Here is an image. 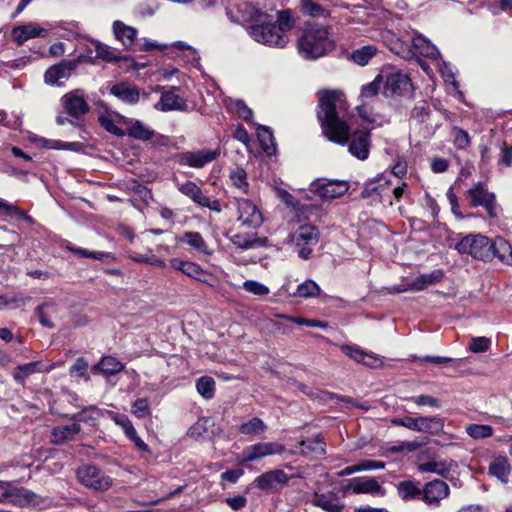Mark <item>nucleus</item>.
I'll use <instances>...</instances> for the list:
<instances>
[{
	"mask_svg": "<svg viewBox=\"0 0 512 512\" xmlns=\"http://www.w3.org/2000/svg\"><path fill=\"white\" fill-rule=\"evenodd\" d=\"M132 412L138 418H143L149 414V404L146 398H139L132 404Z\"/></svg>",
	"mask_w": 512,
	"mask_h": 512,
	"instance_id": "56",
	"label": "nucleus"
},
{
	"mask_svg": "<svg viewBox=\"0 0 512 512\" xmlns=\"http://www.w3.org/2000/svg\"><path fill=\"white\" fill-rule=\"evenodd\" d=\"M380 76H384L383 85L385 94L402 95L411 88L408 75L394 68L384 69L380 73Z\"/></svg>",
	"mask_w": 512,
	"mask_h": 512,
	"instance_id": "8",
	"label": "nucleus"
},
{
	"mask_svg": "<svg viewBox=\"0 0 512 512\" xmlns=\"http://www.w3.org/2000/svg\"><path fill=\"white\" fill-rule=\"evenodd\" d=\"M412 45L415 52L431 59H436L439 56V51L431 41L422 35H416L412 39Z\"/></svg>",
	"mask_w": 512,
	"mask_h": 512,
	"instance_id": "30",
	"label": "nucleus"
},
{
	"mask_svg": "<svg viewBox=\"0 0 512 512\" xmlns=\"http://www.w3.org/2000/svg\"><path fill=\"white\" fill-rule=\"evenodd\" d=\"M75 67L76 63L73 61H65L54 65L46 70L44 75L45 82L54 85L62 79H68Z\"/></svg>",
	"mask_w": 512,
	"mask_h": 512,
	"instance_id": "20",
	"label": "nucleus"
},
{
	"mask_svg": "<svg viewBox=\"0 0 512 512\" xmlns=\"http://www.w3.org/2000/svg\"><path fill=\"white\" fill-rule=\"evenodd\" d=\"M348 489H351L355 494H380L384 493V490L379 483L373 478L357 477L350 481Z\"/></svg>",
	"mask_w": 512,
	"mask_h": 512,
	"instance_id": "21",
	"label": "nucleus"
},
{
	"mask_svg": "<svg viewBox=\"0 0 512 512\" xmlns=\"http://www.w3.org/2000/svg\"><path fill=\"white\" fill-rule=\"evenodd\" d=\"M407 400L412 401L417 406L427 405L432 408H439L441 406V402L439 399L424 394L407 398Z\"/></svg>",
	"mask_w": 512,
	"mask_h": 512,
	"instance_id": "52",
	"label": "nucleus"
},
{
	"mask_svg": "<svg viewBox=\"0 0 512 512\" xmlns=\"http://www.w3.org/2000/svg\"><path fill=\"white\" fill-rule=\"evenodd\" d=\"M229 177L234 187L242 193H248L249 184L247 181V173L243 168H235L230 172Z\"/></svg>",
	"mask_w": 512,
	"mask_h": 512,
	"instance_id": "38",
	"label": "nucleus"
},
{
	"mask_svg": "<svg viewBox=\"0 0 512 512\" xmlns=\"http://www.w3.org/2000/svg\"><path fill=\"white\" fill-rule=\"evenodd\" d=\"M99 122L101 126L108 131L109 133L116 135V136H123L125 133L124 131L115 125L113 120L109 118L108 116H100Z\"/></svg>",
	"mask_w": 512,
	"mask_h": 512,
	"instance_id": "57",
	"label": "nucleus"
},
{
	"mask_svg": "<svg viewBox=\"0 0 512 512\" xmlns=\"http://www.w3.org/2000/svg\"><path fill=\"white\" fill-rule=\"evenodd\" d=\"M126 133L128 136L141 141H148L155 134L154 130L145 126L139 120L131 122Z\"/></svg>",
	"mask_w": 512,
	"mask_h": 512,
	"instance_id": "32",
	"label": "nucleus"
},
{
	"mask_svg": "<svg viewBox=\"0 0 512 512\" xmlns=\"http://www.w3.org/2000/svg\"><path fill=\"white\" fill-rule=\"evenodd\" d=\"M362 197L365 199L372 198L373 201H380L379 186L374 183L368 184L362 191Z\"/></svg>",
	"mask_w": 512,
	"mask_h": 512,
	"instance_id": "64",
	"label": "nucleus"
},
{
	"mask_svg": "<svg viewBox=\"0 0 512 512\" xmlns=\"http://www.w3.org/2000/svg\"><path fill=\"white\" fill-rule=\"evenodd\" d=\"M451 135L453 137L454 144L459 149H465L469 146L470 138H469L468 133L465 130L458 128V127H454L451 131Z\"/></svg>",
	"mask_w": 512,
	"mask_h": 512,
	"instance_id": "49",
	"label": "nucleus"
},
{
	"mask_svg": "<svg viewBox=\"0 0 512 512\" xmlns=\"http://www.w3.org/2000/svg\"><path fill=\"white\" fill-rule=\"evenodd\" d=\"M321 292L320 287L313 280H306L298 285L292 296L298 298H313L317 297Z\"/></svg>",
	"mask_w": 512,
	"mask_h": 512,
	"instance_id": "35",
	"label": "nucleus"
},
{
	"mask_svg": "<svg viewBox=\"0 0 512 512\" xmlns=\"http://www.w3.org/2000/svg\"><path fill=\"white\" fill-rule=\"evenodd\" d=\"M383 77L384 76H380V74H379L375 77V79L372 82L362 86L361 92H360V98L363 101V105H360L357 107L359 115L361 117L366 118V116L364 114V110H365L364 103L367 100L375 97L379 93L380 88L383 85Z\"/></svg>",
	"mask_w": 512,
	"mask_h": 512,
	"instance_id": "27",
	"label": "nucleus"
},
{
	"mask_svg": "<svg viewBox=\"0 0 512 512\" xmlns=\"http://www.w3.org/2000/svg\"><path fill=\"white\" fill-rule=\"evenodd\" d=\"M467 434L474 439H482L492 436L493 430L489 425L472 424L466 428Z\"/></svg>",
	"mask_w": 512,
	"mask_h": 512,
	"instance_id": "47",
	"label": "nucleus"
},
{
	"mask_svg": "<svg viewBox=\"0 0 512 512\" xmlns=\"http://www.w3.org/2000/svg\"><path fill=\"white\" fill-rule=\"evenodd\" d=\"M492 243L491 260L497 257L502 263L512 266V247L501 237L496 238Z\"/></svg>",
	"mask_w": 512,
	"mask_h": 512,
	"instance_id": "28",
	"label": "nucleus"
},
{
	"mask_svg": "<svg viewBox=\"0 0 512 512\" xmlns=\"http://www.w3.org/2000/svg\"><path fill=\"white\" fill-rule=\"evenodd\" d=\"M234 108L240 118L246 122H251L253 112L242 100L235 101Z\"/></svg>",
	"mask_w": 512,
	"mask_h": 512,
	"instance_id": "58",
	"label": "nucleus"
},
{
	"mask_svg": "<svg viewBox=\"0 0 512 512\" xmlns=\"http://www.w3.org/2000/svg\"><path fill=\"white\" fill-rule=\"evenodd\" d=\"M490 345V340L486 337H475L472 338L470 343V350L474 353L485 352L488 350Z\"/></svg>",
	"mask_w": 512,
	"mask_h": 512,
	"instance_id": "59",
	"label": "nucleus"
},
{
	"mask_svg": "<svg viewBox=\"0 0 512 512\" xmlns=\"http://www.w3.org/2000/svg\"><path fill=\"white\" fill-rule=\"evenodd\" d=\"M182 273L200 281L206 276L205 271L198 264L191 261H187Z\"/></svg>",
	"mask_w": 512,
	"mask_h": 512,
	"instance_id": "53",
	"label": "nucleus"
},
{
	"mask_svg": "<svg viewBox=\"0 0 512 512\" xmlns=\"http://www.w3.org/2000/svg\"><path fill=\"white\" fill-rule=\"evenodd\" d=\"M243 289L257 296H264L269 293V288L255 280H247L243 283Z\"/></svg>",
	"mask_w": 512,
	"mask_h": 512,
	"instance_id": "51",
	"label": "nucleus"
},
{
	"mask_svg": "<svg viewBox=\"0 0 512 512\" xmlns=\"http://www.w3.org/2000/svg\"><path fill=\"white\" fill-rule=\"evenodd\" d=\"M319 232L311 224L300 225L295 232L289 235V241L296 246H308L318 242Z\"/></svg>",
	"mask_w": 512,
	"mask_h": 512,
	"instance_id": "18",
	"label": "nucleus"
},
{
	"mask_svg": "<svg viewBox=\"0 0 512 512\" xmlns=\"http://www.w3.org/2000/svg\"><path fill=\"white\" fill-rule=\"evenodd\" d=\"M124 364L112 356H104L92 368L93 373H101L104 375H116L124 369Z\"/></svg>",
	"mask_w": 512,
	"mask_h": 512,
	"instance_id": "29",
	"label": "nucleus"
},
{
	"mask_svg": "<svg viewBox=\"0 0 512 512\" xmlns=\"http://www.w3.org/2000/svg\"><path fill=\"white\" fill-rule=\"evenodd\" d=\"M236 205L238 211L237 220L242 226L255 229L262 224V214L252 201L241 198L237 199Z\"/></svg>",
	"mask_w": 512,
	"mask_h": 512,
	"instance_id": "11",
	"label": "nucleus"
},
{
	"mask_svg": "<svg viewBox=\"0 0 512 512\" xmlns=\"http://www.w3.org/2000/svg\"><path fill=\"white\" fill-rule=\"evenodd\" d=\"M67 249L71 252H73L78 257H88V258H94L98 260H102L109 256V254L104 252H91L83 248L75 247L71 244L67 245Z\"/></svg>",
	"mask_w": 512,
	"mask_h": 512,
	"instance_id": "54",
	"label": "nucleus"
},
{
	"mask_svg": "<svg viewBox=\"0 0 512 512\" xmlns=\"http://www.w3.org/2000/svg\"><path fill=\"white\" fill-rule=\"evenodd\" d=\"M197 392L206 399H211L215 392V381L209 376H203L196 382Z\"/></svg>",
	"mask_w": 512,
	"mask_h": 512,
	"instance_id": "39",
	"label": "nucleus"
},
{
	"mask_svg": "<svg viewBox=\"0 0 512 512\" xmlns=\"http://www.w3.org/2000/svg\"><path fill=\"white\" fill-rule=\"evenodd\" d=\"M30 141L37 145L38 147L46 148V149H55V150H73L78 151L81 148V143L79 142H63L60 140H51L46 139L41 136L33 135L30 137Z\"/></svg>",
	"mask_w": 512,
	"mask_h": 512,
	"instance_id": "23",
	"label": "nucleus"
},
{
	"mask_svg": "<svg viewBox=\"0 0 512 512\" xmlns=\"http://www.w3.org/2000/svg\"><path fill=\"white\" fill-rule=\"evenodd\" d=\"M301 7L304 14L312 17L326 18L329 15L328 11L325 10L322 6L310 0H302Z\"/></svg>",
	"mask_w": 512,
	"mask_h": 512,
	"instance_id": "46",
	"label": "nucleus"
},
{
	"mask_svg": "<svg viewBox=\"0 0 512 512\" xmlns=\"http://www.w3.org/2000/svg\"><path fill=\"white\" fill-rule=\"evenodd\" d=\"M489 470L492 475L496 476L502 482H507L511 467L505 458L499 457L490 464Z\"/></svg>",
	"mask_w": 512,
	"mask_h": 512,
	"instance_id": "36",
	"label": "nucleus"
},
{
	"mask_svg": "<svg viewBox=\"0 0 512 512\" xmlns=\"http://www.w3.org/2000/svg\"><path fill=\"white\" fill-rule=\"evenodd\" d=\"M65 111L74 118H80L89 112V105L77 91L69 92L61 98Z\"/></svg>",
	"mask_w": 512,
	"mask_h": 512,
	"instance_id": "16",
	"label": "nucleus"
},
{
	"mask_svg": "<svg viewBox=\"0 0 512 512\" xmlns=\"http://www.w3.org/2000/svg\"><path fill=\"white\" fill-rule=\"evenodd\" d=\"M88 369V362L80 357L78 359H76L75 363L71 366L70 368V374L73 375V374H76L78 376H85L86 374V371Z\"/></svg>",
	"mask_w": 512,
	"mask_h": 512,
	"instance_id": "63",
	"label": "nucleus"
},
{
	"mask_svg": "<svg viewBox=\"0 0 512 512\" xmlns=\"http://www.w3.org/2000/svg\"><path fill=\"white\" fill-rule=\"evenodd\" d=\"M277 22L278 24L276 25V27L278 31L284 32L286 34L294 26V19L292 18L289 10L279 11Z\"/></svg>",
	"mask_w": 512,
	"mask_h": 512,
	"instance_id": "48",
	"label": "nucleus"
},
{
	"mask_svg": "<svg viewBox=\"0 0 512 512\" xmlns=\"http://www.w3.org/2000/svg\"><path fill=\"white\" fill-rule=\"evenodd\" d=\"M314 504L328 512H339V506L325 495H316Z\"/></svg>",
	"mask_w": 512,
	"mask_h": 512,
	"instance_id": "55",
	"label": "nucleus"
},
{
	"mask_svg": "<svg viewBox=\"0 0 512 512\" xmlns=\"http://www.w3.org/2000/svg\"><path fill=\"white\" fill-rule=\"evenodd\" d=\"M220 156L219 149H201L197 151H187L178 155V163L191 168H203Z\"/></svg>",
	"mask_w": 512,
	"mask_h": 512,
	"instance_id": "10",
	"label": "nucleus"
},
{
	"mask_svg": "<svg viewBox=\"0 0 512 512\" xmlns=\"http://www.w3.org/2000/svg\"><path fill=\"white\" fill-rule=\"evenodd\" d=\"M492 243L489 238L483 235H467L456 245L455 249L461 254H469L476 259L483 261L491 260Z\"/></svg>",
	"mask_w": 512,
	"mask_h": 512,
	"instance_id": "4",
	"label": "nucleus"
},
{
	"mask_svg": "<svg viewBox=\"0 0 512 512\" xmlns=\"http://www.w3.org/2000/svg\"><path fill=\"white\" fill-rule=\"evenodd\" d=\"M248 33L256 42L269 47L283 48L289 42V36L278 31L273 23L253 24L248 28Z\"/></svg>",
	"mask_w": 512,
	"mask_h": 512,
	"instance_id": "3",
	"label": "nucleus"
},
{
	"mask_svg": "<svg viewBox=\"0 0 512 512\" xmlns=\"http://www.w3.org/2000/svg\"><path fill=\"white\" fill-rule=\"evenodd\" d=\"M391 423L396 426H403L415 432L437 433L443 428V422L439 417H410L394 418Z\"/></svg>",
	"mask_w": 512,
	"mask_h": 512,
	"instance_id": "5",
	"label": "nucleus"
},
{
	"mask_svg": "<svg viewBox=\"0 0 512 512\" xmlns=\"http://www.w3.org/2000/svg\"><path fill=\"white\" fill-rule=\"evenodd\" d=\"M314 192L321 198L334 199L343 196L349 189L345 181L319 180L313 184Z\"/></svg>",
	"mask_w": 512,
	"mask_h": 512,
	"instance_id": "14",
	"label": "nucleus"
},
{
	"mask_svg": "<svg viewBox=\"0 0 512 512\" xmlns=\"http://www.w3.org/2000/svg\"><path fill=\"white\" fill-rule=\"evenodd\" d=\"M10 485H4L2 495L0 496V503H8L18 507H26L36 505L39 503L38 496L24 487H14L11 482Z\"/></svg>",
	"mask_w": 512,
	"mask_h": 512,
	"instance_id": "7",
	"label": "nucleus"
},
{
	"mask_svg": "<svg viewBox=\"0 0 512 512\" xmlns=\"http://www.w3.org/2000/svg\"><path fill=\"white\" fill-rule=\"evenodd\" d=\"M273 450H253L251 453H249L246 456L238 457L239 464H246L251 461H256L262 457L272 455Z\"/></svg>",
	"mask_w": 512,
	"mask_h": 512,
	"instance_id": "60",
	"label": "nucleus"
},
{
	"mask_svg": "<svg viewBox=\"0 0 512 512\" xmlns=\"http://www.w3.org/2000/svg\"><path fill=\"white\" fill-rule=\"evenodd\" d=\"M318 119L325 137L334 143L345 145L349 142V152L360 160L369 156L370 133L366 130L354 131L345 120L348 109L345 95L339 90H324L319 96Z\"/></svg>",
	"mask_w": 512,
	"mask_h": 512,
	"instance_id": "1",
	"label": "nucleus"
},
{
	"mask_svg": "<svg viewBox=\"0 0 512 512\" xmlns=\"http://www.w3.org/2000/svg\"><path fill=\"white\" fill-rule=\"evenodd\" d=\"M473 207L483 206L490 216H494L495 212V195L488 192L483 184L477 183L468 190Z\"/></svg>",
	"mask_w": 512,
	"mask_h": 512,
	"instance_id": "15",
	"label": "nucleus"
},
{
	"mask_svg": "<svg viewBox=\"0 0 512 512\" xmlns=\"http://www.w3.org/2000/svg\"><path fill=\"white\" fill-rule=\"evenodd\" d=\"M96 57L106 62H114L120 59L118 52L100 42H94Z\"/></svg>",
	"mask_w": 512,
	"mask_h": 512,
	"instance_id": "40",
	"label": "nucleus"
},
{
	"mask_svg": "<svg viewBox=\"0 0 512 512\" xmlns=\"http://www.w3.org/2000/svg\"><path fill=\"white\" fill-rule=\"evenodd\" d=\"M397 490L402 500L408 501L422 498V489L412 481H402L398 484Z\"/></svg>",
	"mask_w": 512,
	"mask_h": 512,
	"instance_id": "33",
	"label": "nucleus"
},
{
	"mask_svg": "<svg viewBox=\"0 0 512 512\" xmlns=\"http://www.w3.org/2000/svg\"><path fill=\"white\" fill-rule=\"evenodd\" d=\"M79 432L80 425L76 422L55 427L51 432V442L55 445L65 444L67 441L73 440Z\"/></svg>",
	"mask_w": 512,
	"mask_h": 512,
	"instance_id": "24",
	"label": "nucleus"
},
{
	"mask_svg": "<svg viewBox=\"0 0 512 512\" xmlns=\"http://www.w3.org/2000/svg\"><path fill=\"white\" fill-rule=\"evenodd\" d=\"M341 350L346 356L350 357L358 363H362V361L365 359V356H367V352L362 350L359 346L342 345Z\"/></svg>",
	"mask_w": 512,
	"mask_h": 512,
	"instance_id": "50",
	"label": "nucleus"
},
{
	"mask_svg": "<svg viewBox=\"0 0 512 512\" xmlns=\"http://www.w3.org/2000/svg\"><path fill=\"white\" fill-rule=\"evenodd\" d=\"M47 35L48 30L35 22H28L16 26L11 31V36L17 45H23L33 38H45Z\"/></svg>",
	"mask_w": 512,
	"mask_h": 512,
	"instance_id": "13",
	"label": "nucleus"
},
{
	"mask_svg": "<svg viewBox=\"0 0 512 512\" xmlns=\"http://www.w3.org/2000/svg\"><path fill=\"white\" fill-rule=\"evenodd\" d=\"M178 190L188 198H190L194 203L200 204L203 197L205 196L201 190V188L191 181H186L185 183L178 185Z\"/></svg>",
	"mask_w": 512,
	"mask_h": 512,
	"instance_id": "37",
	"label": "nucleus"
},
{
	"mask_svg": "<svg viewBox=\"0 0 512 512\" xmlns=\"http://www.w3.org/2000/svg\"><path fill=\"white\" fill-rule=\"evenodd\" d=\"M257 136L259 138V141H260L263 149L266 151V153L271 154L272 150H274V145H273V134L270 131L269 127L259 126L257 128Z\"/></svg>",
	"mask_w": 512,
	"mask_h": 512,
	"instance_id": "43",
	"label": "nucleus"
},
{
	"mask_svg": "<svg viewBox=\"0 0 512 512\" xmlns=\"http://www.w3.org/2000/svg\"><path fill=\"white\" fill-rule=\"evenodd\" d=\"M110 93L119 100L131 105L136 104L140 97L138 88L128 82L114 84L110 88Z\"/></svg>",
	"mask_w": 512,
	"mask_h": 512,
	"instance_id": "19",
	"label": "nucleus"
},
{
	"mask_svg": "<svg viewBox=\"0 0 512 512\" xmlns=\"http://www.w3.org/2000/svg\"><path fill=\"white\" fill-rule=\"evenodd\" d=\"M46 308H55V306L53 303H45L41 306H38L36 311L39 316V321L43 326L53 328L54 324L48 319L47 315L45 314Z\"/></svg>",
	"mask_w": 512,
	"mask_h": 512,
	"instance_id": "62",
	"label": "nucleus"
},
{
	"mask_svg": "<svg viewBox=\"0 0 512 512\" xmlns=\"http://www.w3.org/2000/svg\"><path fill=\"white\" fill-rule=\"evenodd\" d=\"M213 425V420L209 417L200 418L193 426L188 430V434L194 438L203 437L208 431L209 427Z\"/></svg>",
	"mask_w": 512,
	"mask_h": 512,
	"instance_id": "45",
	"label": "nucleus"
},
{
	"mask_svg": "<svg viewBox=\"0 0 512 512\" xmlns=\"http://www.w3.org/2000/svg\"><path fill=\"white\" fill-rule=\"evenodd\" d=\"M77 477L84 486L95 491H106L112 485L111 478L92 465L79 467Z\"/></svg>",
	"mask_w": 512,
	"mask_h": 512,
	"instance_id": "6",
	"label": "nucleus"
},
{
	"mask_svg": "<svg viewBox=\"0 0 512 512\" xmlns=\"http://www.w3.org/2000/svg\"><path fill=\"white\" fill-rule=\"evenodd\" d=\"M56 364H51L48 367H44V365L40 361L30 362L27 364L19 365L16 367L13 377L14 379L22 383L27 377L34 373H47L55 368Z\"/></svg>",
	"mask_w": 512,
	"mask_h": 512,
	"instance_id": "22",
	"label": "nucleus"
},
{
	"mask_svg": "<svg viewBox=\"0 0 512 512\" xmlns=\"http://www.w3.org/2000/svg\"><path fill=\"white\" fill-rule=\"evenodd\" d=\"M265 430L263 421L257 417L250 419L240 426V432L245 435H257Z\"/></svg>",
	"mask_w": 512,
	"mask_h": 512,
	"instance_id": "42",
	"label": "nucleus"
},
{
	"mask_svg": "<svg viewBox=\"0 0 512 512\" xmlns=\"http://www.w3.org/2000/svg\"><path fill=\"white\" fill-rule=\"evenodd\" d=\"M291 477L283 470L275 469L262 473L255 478V485L262 491L275 493L286 486Z\"/></svg>",
	"mask_w": 512,
	"mask_h": 512,
	"instance_id": "9",
	"label": "nucleus"
},
{
	"mask_svg": "<svg viewBox=\"0 0 512 512\" xmlns=\"http://www.w3.org/2000/svg\"><path fill=\"white\" fill-rule=\"evenodd\" d=\"M0 209L3 210L9 216H16L18 218H26L25 213L18 207L8 203L7 201L0 199Z\"/></svg>",
	"mask_w": 512,
	"mask_h": 512,
	"instance_id": "61",
	"label": "nucleus"
},
{
	"mask_svg": "<svg viewBox=\"0 0 512 512\" xmlns=\"http://www.w3.org/2000/svg\"><path fill=\"white\" fill-rule=\"evenodd\" d=\"M376 51L374 46H364L353 52L352 59L355 63L364 66L375 55Z\"/></svg>",
	"mask_w": 512,
	"mask_h": 512,
	"instance_id": "44",
	"label": "nucleus"
},
{
	"mask_svg": "<svg viewBox=\"0 0 512 512\" xmlns=\"http://www.w3.org/2000/svg\"><path fill=\"white\" fill-rule=\"evenodd\" d=\"M417 468L421 472H431L443 476L450 471L451 463L435 458L424 460V456H421L417 460Z\"/></svg>",
	"mask_w": 512,
	"mask_h": 512,
	"instance_id": "26",
	"label": "nucleus"
},
{
	"mask_svg": "<svg viewBox=\"0 0 512 512\" xmlns=\"http://www.w3.org/2000/svg\"><path fill=\"white\" fill-rule=\"evenodd\" d=\"M297 49L303 58L317 59L333 49V40L326 27L310 25L298 39Z\"/></svg>",
	"mask_w": 512,
	"mask_h": 512,
	"instance_id": "2",
	"label": "nucleus"
},
{
	"mask_svg": "<svg viewBox=\"0 0 512 512\" xmlns=\"http://www.w3.org/2000/svg\"><path fill=\"white\" fill-rule=\"evenodd\" d=\"M450 489L443 480L435 479L422 488V500L429 506L438 507L441 500L449 495Z\"/></svg>",
	"mask_w": 512,
	"mask_h": 512,
	"instance_id": "12",
	"label": "nucleus"
},
{
	"mask_svg": "<svg viewBox=\"0 0 512 512\" xmlns=\"http://www.w3.org/2000/svg\"><path fill=\"white\" fill-rule=\"evenodd\" d=\"M231 242L241 249L253 248L259 244V240L246 234V233H235L230 236Z\"/></svg>",
	"mask_w": 512,
	"mask_h": 512,
	"instance_id": "41",
	"label": "nucleus"
},
{
	"mask_svg": "<svg viewBox=\"0 0 512 512\" xmlns=\"http://www.w3.org/2000/svg\"><path fill=\"white\" fill-rule=\"evenodd\" d=\"M154 108L161 111H172L186 110L187 104L184 98H182L175 87L162 93L158 103L154 105Z\"/></svg>",
	"mask_w": 512,
	"mask_h": 512,
	"instance_id": "17",
	"label": "nucleus"
},
{
	"mask_svg": "<svg viewBox=\"0 0 512 512\" xmlns=\"http://www.w3.org/2000/svg\"><path fill=\"white\" fill-rule=\"evenodd\" d=\"M442 277L443 272L441 270H435L429 274H422L413 281L412 288L415 290H423L440 281Z\"/></svg>",
	"mask_w": 512,
	"mask_h": 512,
	"instance_id": "34",
	"label": "nucleus"
},
{
	"mask_svg": "<svg viewBox=\"0 0 512 512\" xmlns=\"http://www.w3.org/2000/svg\"><path fill=\"white\" fill-rule=\"evenodd\" d=\"M180 241L186 243L198 253L206 256H210L214 252L199 232H185L181 236Z\"/></svg>",
	"mask_w": 512,
	"mask_h": 512,
	"instance_id": "25",
	"label": "nucleus"
},
{
	"mask_svg": "<svg viewBox=\"0 0 512 512\" xmlns=\"http://www.w3.org/2000/svg\"><path fill=\"white\" fill-rule=\"evenodd\" d=\"M113 31L116 38L125 46L129 47L134 43L136 38V29L125 25L121 21H115L113 23Z\"/></svg>",
	"mask_w": 512,
	"mask_h": 512,
	"instance_id": "31",
	"label": "nucleus"
}]
</instances>
